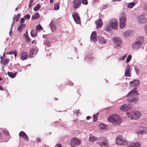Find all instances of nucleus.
<instances>
[{"label":"nucleus","instance_id":"nucleus-1","mask_svg":"<svg viewBox=\"0 0 147 147\" xmlns=\"http://www.w3.org/2000/svg\"><path fill=\"white\" fill-rule=\"evenodd\" d=\"M138 95V94L135 89L131 91L127 96L128 98V101L136 103L138 100V99L135 96Z\"/></svg>","mask_w":147,"mask_h":147},{"label":"nucleus","instance_id":"nucleus-2","mask_svg":"<svg viewBox=\"0 0 147 147\" xmlns=\"http://www.w3.org/2000/svg\"><path fill=\"white\" fill-rule=\"evenodd\" d=\"M108 121L112 123L114 125H118L121 123L122 121L119 116L116 114H113L108 119Z\"/></svg>","mask_w":147,"mask_h":147},{"label":"nucleus","instance_id":"nucleus-3","mask_svg":"<svg viewBox=\"0 0 147 147\" xmlns=\"http://www.w3.org/2000/svg\"><path fill=\"white\" fill-rule=\"evenodd\" d=\"M127 17L123 12L121 13L119 16V27L121 29L124 28L126 26Z\"/></svg>","mask_w":147,"mask_h":147},{"label":"nucleus","instance_id":"nucleus-4","mask_svg":"<svg viewBox=\"0 0 147 147\" xmlns=\"http://www.w3.org/2000/svg\"><path fill=\"white\" fill-rule=\"evenodd\" d=\"M116 143L117 144L121 145H125L127 144V141L121 136L117 138Z\"/></svg>","mask_w":147,"mask_h":147},{"label":"nucleus","instance_id":"nucleus-5","mask_svg":"<svg viewBox=\"0 0 147 147\" xmlns=\"http://www.w3.org/2000/svg\"><path fill=\"white\" fill-rule=\"evenodd\" d=\"M110 26L113 29L116 30L118 28V22L115 19H113L109 22Z\"/></svg>","mask_w":147,"mask_h":147},{"label":"nucleus","instance_id":"nucleus-6","mask_svg":"<svg viewBox=\"0 0 147 147\" xmlns=\"http://www.w3.org/2000/svg\"><path fill=\"white\" fill-rule=\"evenodd\" d=\"M81 143V141L78 138L74 137L72 138L70 141V145L74 147L78 145Z\"/></svg>","mask_w":147,"mask_h":147},{"label":"nucleus","instance_id":"nucleus-7","mask_svg":"<svg viewBox=\"0 0 147 147\" xmlns=\"http://www.w3.org/2000/svg\"><path fill=\"white\" fill-rule=\"evenodd\" d=\"M97 143L101 147H108L109 146L107 141L105 138H100Z\"/></svg>","mask_w":147,"mask_h":147},{"label":"nucleus","instance_id":"nucleus-8","mask_svg":"<svg viewBox=\"0 0 147 147\" xmlns=\"http://www.w3.org/2000/svg\"><path fill=\"white\" fill-rule=\"evenodd\" d=\"M113 42L115 43V47L118 49L121 48V45L122 43V41L119 38L114 37L113 38Z\"/></svg>","mask_w":147,"mask_h":147},{"label":"nucleus","instance_id":"nucleus-9","mask_svg":"<svg viewBox=\"0 0 147 147\" xmlns=\"http://www.w3.org/2000/svg\"><path fill=\"white\" fill-rule=\"evenodd\" d=\"M137 20L138 22L142 24L147 22V19L145 17V15H141L137 18Z\"/></svg>","mask_w":147,"mask_h":147},{"label":"nucleus","instance_id":"nucleus-10","mask_svg":"<svg viewBox=\"0 0 147 147\" xmlns=\"http://www.w3.org/2000/svg\"><path fill=\"white\" fill-rule=\"evenodd\" d=\"M72 16L75 22L77 24H80L81 23L80 17L76 13H73Z\"/></svg>","mask_w":147,"mask_h":147},{"label":"nucleus","instance_id":"nucleus-11","mask_svg":"<svg viewBox=\"0 0 147 147\" xmlns=\"http://www.w3.org/2000/svg\"><path fill=\"white\" fill-rule=\"evenodd\" d=\"M131 108V105L128 104H124L123 105H121L120 108L121 110H123L125 111H127Z\"/></svg>","mask_w":147,"mask_h":147},{"label":"nucleus","instance_id":"nucleus-12","mask_svg":"<svg viewBox=\"0 0 147 147\" xmlns=\"http://www.w3.org/2000/svg\"><path fill=\"white\" fill-rule=\"evenodd\" d=\"M73 7L74 8L77 9L81 4V2L80 0H74L73 1Z\"/></svg>","mask_w":147,"mask_h":147},{"label":"nucleus","instance_id":"nucleus-13","mask_svg":"<svg viewBox=\"0 0 147 147\" xmlns=\"http://www.w3.org/2000/svg\"><path fill=\"white\" fill-rule=\"evenodd\" d=\"M135 41L141 46L144 43V38L143 36H139L137 38Z\"/></svg>","mask_w":147,"mask_h":147},{"label":"nucleus","instance_id":"nucleus-14","mask_svg":"<svg viewBox=\"0 0 147 147\" xmlns=\"http://www.w3.org/2000/svg\"><path fill=\"white\" fill-rule=\"evenodd\" d=\"M90 40L91 41L94 42H96L97 41L96 35L95 32L94 31L92 33L90 36Z\"/></svg>","mask_w":147,"mask_h":147},{"label":"nucleus","instance_id":"nucleus-15","mask_svg":"<svg viewBox=\"0 0 147 147\" xmlns=\"http://www.w3.org/2000/svg\"><path fill=\"white\" fill-rule=\"evenodd\" d=\"M21 58L22 60H26L28 56V53L25 51H22L21 53Z\"/></svg>","mask_w":147,"mask_h":147},{"label":"nucleus","instance_id":"nucleus-16","mask_svg":"<svg viewBox=\"0 0 147 147\" xmlns=\"http://www.w3.org/2000/svg\"><path fill=\"white\" fill-rule=\"evenodd\" d=\"M132 47L134 50H137L140 48L141 45L135 41L133 43Z\"/></svg>","mask_w":147,"mask_h":147},{"label":"nucleus","instance_id":"nucleus-17","mask_svg":"<svg viewBox=\"0 0 147 147\" xmlns=\"http://www.w3.org/2000/svg\"><path fill=\"white\" fill-rule=\"evenodd\" d=\"M97 28H99L102 27L103 25V23L102 20L100 19H98L95 22Z\"/></svg>","mask_w":147,"mask_h":147},{"label":"nucleus","instance_id":"nucleus-18","mask_svg":"<svg viewBox=\"0 0 147 147\" xmlns=\"http://www.w3.org/2000/svg\"><path fill=\"white\" fill-rule=\"evenodd\" d=\"M37 51L34 48H32L30 50V53L29 55V58H32L34 55L37 53Z\"/></svg>","mask_w":147,"mask_h":147},{"label":"nucleus","instance_id":"nucleus-19","mask_svg":"<svg viewBox=\"0 0 147 147\" xmlns=\"http://www.w3.org/2000/svg\"><path fill=\"white\" fill-rule=\"evenodd\" d=\"M19 135L20 137L24 138L26 140H28V136L24 131H21L19 134Z\"/></svg>","mask_w":147,"mask_h":147},{"label":"nucleus","instance_id":"nucleus-20","mask_svg":"<svg viewBox=\"0 0 147 147\" xmlns=\"http://www.w3.org/2000/svg\"><path fill=\"white\" fill-rule=\"evenodd\" d=\"M140 83V81L138 80H135L133 81H131L130 82L131 87H136L138 86Z\"/></svg>","mask_w":147,"mask_h":147},{"label":"nucleus","instance_id":"nucleus-21","mask_svg":"<svg viewBox=\"0 0 147 147\" xmlns=\"http://www.w3.org/2000/svg\"><path fill=\"white\" fill-rule=\"evenodd\" d=\"M50 27L52 32L55 31L57 28L54 22L52 21L50 23Z\"/></svg>","mask_w":147,"mask_h":147},{"label":"nucleus","instance_id":"nucleus-22","mask_svg":"<svg viewBox=\"0 0 147 147\" xmlns=\"http://www.w3.org/2000/svg\"><path fill=\"white\" fill-rule=\"evenodd\" d=\"M141 144L138 142H133L131 143L128 146V147H140Z\"/></svg>","mask_w":147,"mask_h":147},{"label":"nucleus","instance_id":"nucleus-23","mask_svg":"<svg viewBox=\"0 0 147 147\" xmlns=\"http://www.w3.org/2000/svg\"><path fill=\"white\" fill-rule=\"evenodd\" d=\"M141 116V113L138 111L134 112V119H137L139 118Z\"/></svg>","mask_w":147,"mask_h":147},{"label":"nucleus","instance_id":"nucleus-24","mask_svg":"<svg viewBox=\"0 0 147 147\" xmlns=\"http://www.w3.org/2000/svg\"><path fill=\"white\" fill-rule=\"evenodd\" d=\"M130 66L127 65L126 66L125 72V75L126 77H130V74H129Z\"/></svg>","mask_w":147,"mask_h":147},{"label":"nucleus","instance_id":"nucleus-25","mask_svg":"<svg viewBox=\"0 0 147 147\" xmlns=\"http://www.w3.org/2000/svg\"><path fill=\"white\" fill-rule=\"evenodd\" d=\"M98 41L100 43L105 44L106 43V40L102 36L98 37Z\"/></svg>","mask_w":147,"mask_h":147},{"label":"nucleus","instance_id":"nucleus-26","mask_svg":"<svg viewBox=\"0 0 147 147\" xmlns=\"http://www.w3.org/2000/svg\"><path fill=\"white\" fill-rule=\"evenodd\" d=\"M127 114L128 118H130L131 119H134V112H127Z\"/></svg>","mask_w":147,"mask_h":147},{"label":"nucleus","instance_id":"nucleus-27","mask_svg":"<svg viewBox=\"0 0 147 147\" xmlns=\"http://www.w3.org/2000/svg\"><path fill=\"white\" fill-rule=\"evenodd\" d=\"M135 4V3L134 2H131L127 4V6L129 8L131 9L132 8Z\"/></svg>","mask_w":147,"mask_h":147},{"label":"nucleus","instance_id":"nucleus-28","mask_svg":"<svg viewBox=\"0 0 147 147\" xmlns=\"http://www.w3.org/2000/svg\"><path fill=\"white\" fill-rule=\"evenodd\" d=\"M97 138L95 136L91 135L89 138V140L91 142H94L96 141Z\"/></svg>","mask_w":147,"mask_h":147},{"label":"nucleus","instance_id":"nucleus-29","mask_svg":"<svg viewBox=\"0 0 147 147\" xmlns=\"http://www.w3.org/2000/svg\"><path fill=\"white\" fill-rule=\"evenodd\" d=\"M31 35L32 37H35L37 35V30H32L31 32Z\"/></svg>","mask_w":147,"mask_h":147},{"label":"nucleus","instance_id":"nucleus-30","mask_svg":"<svg viewBox=\"0 0 147 147\" xmlns=\"http://www.w3.org/2000/svg\"><path fill=\"white\" fill-rule=\"evenodd\" d=\"M51 41L49 40H47L44 42V45L47 47H49L51 46Z\"/></svg>","mask_w":147,"mask_h":147},{"label":"nucleus","instance_id":"nucleus-31","mask_svg":"<svg viewBox=\"0 0 147 147\" xmlns=\"http://www.w3.org/2000/svg\"><path fill=\"white\" fill-rule=\"evenodd\" d=\"M26 24H21L20 26L18 28V31H21L26 26Z\"/></svg>","mask_w":147,"mask_h":147},{"label":"nucleus","instance_id":"nucleus-32","mask_svg":"<svg viewBox=\"0 0 147 147\" xmlns=\"http://www.w3.org/2000/svg\"><path fill=\"white\" fill-rule=\"evenodd\" d=\"M24 36L25 37L26 40L27 42H29L30 41V39L28 36V31H27L24 34Z\"/></svg>","mask_w":147,"mask_h":147},{"label":"nucleus","instance_id":"nucleus-33","mask_svg":"<svg viewBox=\"0 0 147 147\" xmlns=\"http://www.w3.org/2000/svg\"><path fill=\"white\" fill-rule=\"evenodd\" d=\"M131 33L130 31H127L125 32L123 34L124 36L126 37H128L130 36Z\"/></svg>","mask_w":147,"mask_h":147},{"label":"nucleus","instance_id":"nucleus-34","mask_svg":"<svg viewBox=\"0 0 147 147\" xmlns=\"http://www.w3.org/2000/svg\"><path fill=\"white\" fill-rule=\"evenodd\" d=\"M39 17L40 16L39 15V13H36V14L32 16V19L33 20H34L38 19Z\"/></svg>","mask_w":147,"mask_h":147},{"label":"nucleus","instance_id":"nucleus-35","mask_svg":"<svg viewBox=\"0 0 147 147\" xmlns=\"http://www.w3.org/2000/svg\"><path fill=\"white\" fill-rule=\"evenodd\" d=\"M107 126L104 124H101L99 125V127L100 129H105L107 128Z\"/></svg>","mask_w":147,"mask_h":147},{"label":"nucleus","instance_id":"nucleus-36","mask_svg":"<svg viewBox=\"0 0 147 147\" xmlns=\"http://www.w3.org/2000/svg\"><path fill=\"white\" fill-rule=\"evenodd\" d=\"M9 59L8 58L5 59L3 61L2 64L4 65H7L9 63Z\"/></svg>","mask_w":147,"mask_h":147},{"label":"nucleus","instance_id":"nucleus-37","mask_svg":"<svg viewBox=\"0 0 147 147\" xmlns=\"http://www.w3.org/2000/svg\"><path fill=\"white\" fill-rule=\"evenodd\" d=\"M98 115H99V113H96L95 114L93 115V121H97Z\"/></svg>","mask_w":147,"mask_h":147},{"label":"nucleus","instance_id":"nucleus-38","mask_svg":"<svg viewBox=\"0 0 147 147\" xmlns=\"http://www.w3.org/2000/svg\"><path fill=\"white\" fill-rule=\"evenodd\" d=\"M8 75L9 76L12 78H14L16 76V74L15 73L13 74L12 72H8Z\"/></svg>","mask_w":147,"mask_h":147},{"label":"nucleus","instance_id":"nucleus-39","mask_svg":"<svg viewBox=\"0 0 147 147\" xmlns=\"http://www.w3.org/2000/svg\"><path fill=\"white\" fill-rule=\"evenodd\" d=\"M145 132V131L144 129H142L138 131L137 133L138 135H140Z\"/></svg>","mask_w":147,"mask_h":147},{"label":"nucleus","instance_id":"nucleus-40","mask_svg":"<svg viewBox=\"0 0 147 147\" xmlns=\"http://www.w3.org/2000/svg\"><path fill=\"white\" fill-rule=\"evenodd\" d=\"M132 56L131 55H129L127 58L126 62L128 63L129 62L131 59Z\"/></svg>","mask_w":147,"mask_h":147},{"label":"nucleus","instance_id":"nucleus-41","mask_svg":"<svg viewBox=\"0 0 147 147\" xmlns=\"http://www.w3.org/2000/svg\"><path fill=\"white\" fill-rule=\"evenodd\" d=\"M127 55L126 54H125L123 56L120 57V58H119L118 59V60L119 61H123L125 60V59Z\"/></svg>","mask_w":147,"mask_h":147},{"label":"nucleus","instance_id":"nucleus-42","mask_svg":"<svg viewBox=\"0 0 147 147\" xmlns=\"http://www.w3.org/2000/svg\"><path fill=\"white\" fill-rule=\"evenodd\" d=\"M43 29L42 27L40 25H37L36 27V30H41Z\"/></svg>","mask_w":147,"mask_h":147},{"label":"nucleus","instance_id":"nucleus-43","mask_svg":"<svg viewBox=\"0 0 147 147\" xmlns=\"http://www.w3.org/2000/svg\"><path fill=\"white\" fill-rule=\"evenodd\" d=\"M106 30L107 31H109L111 30V28L108 25H107L105 26Z\"/></svg>","mask_w":147,"mask_h":147},{"label":"nucleus","instance_id":"nucleus-44","mask_svg":"<svg viewBox=\"0 0 147 147\" xmlns=\"http://www.w3.org/2000/svg\"><path fill=\"white\" fill-rule=\"evenodd\" d=\"M59 4L58 3H57L54 6L55 9H59Z\"/></svg>","mask_w":147,"mask_h":147},{"label":"nucleus","instance_id":"nucleus-45","mask_svg":"<svg viewBox=\"0 0 147 147\" xmlns=\"http://www.w3.org/2000/svg\"><path fill=\"white\" fill-rule=\"evenodd\" d=\"M16 18V16L15 15L13 16V22L12 23L11 25H12V27H13V25H14V22H15V20Z\"/></svg>","mask_w":147,"mask_h":147},{"label":"nucleus","instance_id":"nucleus-46","mask_svg":"<svg viewBox=\"0 0 147 147\" xmlns=\"http://www.w3.org/2000/svg\"><path fill=\"white\" fill-rule=\"evenodd\" d=\"M34 0H30V3L29 4L28 6L29 8H31V7L32 5H32L31 4L32 3Z\"/></svg>","mask_w":147,"mask_h":147},{"label":"nucleus","instance_id":"nucleus-47","mask_svg":"<svg viewBox=\"0 0 147 147\" xmlns=\"http://www.w3.org/2000/svg\"><path fill=\"white\" fill-rule=\"evenodd\" d=\"M41 7L40 5L38 4L37 5V6L35 7L34 8V9H39Z\"/></svg>","mask_w":147,"mask_h":147},{"label":"nucleus","instance_id":"nucleus-48","mask_svg":"<svg viewBox=\"0 0 147 147\" xmlns=\"http://www.w3.org/2000/svg\"><path fill=\"white\" fill-rule=\"evenodd\" d=\"M3 134L6 136H8L9 135V134L8 131H3Z\"/></svg>","mask_w":147,"mask_h":147},{"label":"nucleus","instance_id":"nucleus-49","mask_svg":"<svg viewBox=\"0 0 147 147\" xmlns=\"http://www.w3.org/2000/svg\"><path fill=\"white\" fill-rule=\"evenodd\" d=\"M82 3L85 5H86L88 4V1L87 0H82Z\"/></svg>","mask_w":147,"mask_h":147},{"label":"nucleus","instance_id":"nucleus-50","mask_svg":"<svg viewBox=\"0 0 147 147\" xmlns=\"http://www.w3.org/2000/svg\"><path fill=\"white\" fill-rule=\"evenodd\" d=\"M30 16L29 14H27L24 16V18L26 19H29L30 18Z\"/></svg>","mask_w":147,"mask_h":147},{"label":"nucleus","instance_id":"nucleus-51","mask_svg":"<svg viewBox=\"0 0 147 147\" xmlns=\"http://www.w3.org/2000/svg\"><path fill=\"white\" fill-rule=\"evenodd\" d=\"M135 70L137 74H138L139 73V70L138 68V67H136L135 68Z\"/></svg>","mask_w":147,"mask_h":147},{"label":"nucleus","instance_id":"nucleus-52","mask_svg":"<svg viewBox=\"0 0 147 147\" xmlns=\"http://www.w3.org/2000/svg\"><path fill=\"white\" fill-rule=\"evenodd\" d=\"M13 27H12V25H11V28L9 32V34L10 36H11V34H12V29Z\"/></svg>","mask_w":147,"mask_h":147},{"label":"nucleus","instance_id":"nucleus-53","mask_svg":"<svg viewBox=\"0 0 147 147\" xmlns=\"http://www.w3.org/2000/svg\"><path fill=\"white\" fill-rule=\"evenodd\" d=\"M14 52V51H10V52H8L7 53V54L12 55V54H13Z\"/></svg>","mask_w":147,"mask_h":147},{"label":"nucleus","instance_id":"nucleus-54","mask_svg":"<svg viewBox=\"0 0 147 147\" xmlns=\"http://www.w3.org/2000/svg\"><path fill=\"white\" fill-rule=\"evenodd\" d=\"M24 20L23 18H22L20 20V24H22L24 22Z\"/></svg>","mask_w":147,"mask_h":147},{"label":"nucleus","instance_id":"nucleus-55","mask_svg":"<svg viewBox=\"0 0 147 147\" xmlns=\"http://www.w3.org/2000/svg\"><path fill=\"white\" fill-rule=\"evenodd\" d=\"M14 55V56L16 57L17 56V52L16 50H14V52L13 54Z\"/></svg>","mask_w":147,"mask_h":147},{"label":"nucleus","instance_id":"nucleus-56","mask_svg":"<svg viewBox=\"0 0 147 147\" xmlns=\"http://www.w3.org/2000/svg\"><path fill=\"white\" fill-rule=\"evenodd\" d=\"M36 140L38 142H40L41 141V140L39 138H36Z\"/></svg>","mask_w":147,"mask_h":147},{"label":"nucleus","instance_id":"nucleus-57","mask_svg":"<svg viewBox=\"0 0 147 147\" xmlns=\"http://www.w3.org/2000/svg\"><path fill=\"white\" fill-rule=\"evenodd\" d=\"M20 13L17 14V16H16V17L18 18H20Z\"/></svg>","mask_w":147,"mask_h":147},{"label":"nucleus","instance_id":"nucleus-58","mask_svg":"<svg viewBox=\"0 0 147 147\" xmlns=\"http://www.w3.org/2000/svg\"><path fill=\"white\" fill-rule=\"evenodd\" d=\"M104 7H103V8L104 9L107 8L108 7V5H105L104 6Z\"/></svg>","mask_w":147,"mask_h":147},{"label":"nucleus","instance_id":"nucleus-59","mask_svg":"<svg viewBox=\"0 0 147 147\" xmlns=\"http://www.w3.org/2000/svg\"><path fill=\"white\" fill-rule=\"evenodd\" d=\"M3 90V87L0 85V90Z\"/></svg>","mask_w":147,"mask_h":147},{"label":"nucleus","instance_id":"nucleus-60","mask_svg":"<svg viewBox=\"0 0 147 147\" xmlns=\"http://www.w3.org/2000/svg\"><path fill=\"white\" fill-rule=\"evenodd\" d=\"M90 118V116H88L86 117V119L87 120H89Z\"/></svg>","mask_w":147,"mask_h":147},{"label":"nucleus","instance_id":"nucleus-61","mask_svg":"<svg viewBox=\"0 0 147 147\" xmlns=\"http://www.w3.org/2000/svg\"><path fill=\"white\" fill-rule=\"evenodd\" d=\"M0 58L1 59V62H2V60H3V57L1 56L0 57Z\"/></svg>","mask_w":147,"mask_h":147},{"label":"nucleus","instance_id":"nucleus-62","mask_svg":"<svg viewBox=\"0 0 147 147\" xmlns=\"http://www.w3.org/2000/svg\"><path fill=\"white\" fill-rule=\"evenodd\" d=\"M145 30L147 32V25L146 26Z\"/></svg>","mask_w":147,"mask_h":147},{"label":"nucleus","instance_id":"nucleus-63","mask_svg":"<svg viewBox=\"0 0 147 147\" xmlns=\"http://www.w3.org/2000/svg\"><path fill=\"white\" fill-rule=\"evenodd\" d=\"M53 0H50V3H52L53 2Z\"/></svg>","mask_w":147,"mask_h":147},{"label":"nucleus","instance_id":"nucleus-64","mask_svg":"<svg viewBox=\"0 0 147 147\" xmlns=\"http://www.w3.org/2000/svg\"><path fill=\"white\" fill-rule=\"evenodd\" d=\"M57 146L58 147H61V145L59 144H58L57 145Z\"/></svg>","mask_w":147,"mask_h":147}]
</instances>
